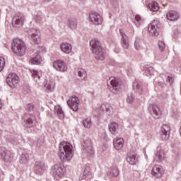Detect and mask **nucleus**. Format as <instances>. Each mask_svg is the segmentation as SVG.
I'll return each mask as SVG.
<instances>
[{
	"instance_id": "a211bd4d",
	"label": "nucleus",
	"mask_w": 181,
	"mask_h": 181,
	"mask_svg": "<svg viewBox=\"0 0 181 181\" xmlns=\"http://www.w3.org/2000/svg\"><path fill=\"white\" fill-rule=\"evenodd\" d=\"M151 175L156 178L162 177V175H163V168H162V166L160 165H156L151 170Z\"/></svg>"
},
{
	"instance_id": "423d86ee",
	"label": "nucleus",
	"mask_w": 181,
	"mask_h": 181,
	"mask_svg": "<svg viewBox=\"0 0 181 181\" xmlns=\"http://www.w3.org/2000/svg\"><path fill=\"white\" fill-rule=\"evenodd\" d=\"M107 84L110 91L113 93V94H117L121 89L119 82H118V79L115 78V77H110L107 81Z\"/></svg>"
},
{
	"instance_id": "0eeeda50",
	"label": "nucleus",
	"mask_w": 181,
	"mask_h": 181,
	"mask_svg": "<svg viewBox=\"0 0 181 181\" xmlns=\"http://www.w3.org/2000/svg\"><path fill=\"white\" fill-rule=\"evenodd\" d=\"M19 76L15 73H11L6 78V83L11 88H16L19 84Z\"/></svg>"
},
{
	"instance_id": "c756f323",
	"label": "nucleus",
	"mask_w": 181,
	"mask_h": 181,
	"mask_svg": "<svg viewBox=\"0 0 181 181\" xmlns=\"http://www.w3.org/2000/svg\"><path fill=\"white\" fill-rule=\"evenodd\" d=\"M55 112L60 119H64V112L60 105L55 106Z\"/></svg>"
},
{
	"instance_id": "ddd939ff",
	"label": "nucleus",
	"mask_w": 181,
	"mask_h": 181,
	"mask_svg": "<svg viewBox=\"0 0 181 181\" xmlns=\"http://www.w3.org/2000/svg\"><path fill=\"white\" fill-rule=\"evenodd\" d=\"M0 155L1 156V159L4 162H12L13 160V154L8 150H0Z\"/></svg>"
},
{
	"instance_id": "4c0bfd02",
	"label": "nucleus",
	"mask_w": 181,
	"mask_h": 181,
	"mask_svg": "<svg viewBox=\"0 0 181 181\" xmlns=\"http://www.w3.org/2000/svg\"><path fill=\"white\" fill-rule=\"evenodd\" d=\"M127 160L128 163H129L130 165H135L136 162H138V158H136V156H129L127 158Z\"/></svg>"
},
{
	"instance_id": "393cba45",
	"label": "nucleus",
	"mask_w": 181,
	"mask_h": 181,
	"mask_svg": "<svg viewBox=\"0 0 181 181\" xmlns=\"http://www.w3.org/2000/svg\"><path fill=\"white\" fill-rule=\"evenodd\" d=\"M165 160V151L163 150H159L155 155L154 160L156 162H162Z\"/></svg>"
},
{
	"instance_id": "a18cd8bd",
	"label": "nucleus",
	"mask_w": 181,
	"mask_h": 181,
	"mask_svg": "<svg viewBox=\"0 0 181 181\" xmlns=\"http://www.w3.org/2000/svg\"><path fill=\"white\" fill-rule=\"evenodd\" d=\"M4 67H5V59L0 57V71H2Z\"/></svg>"
},
{
	"instance_id": "20e7f679",
	"label": "nucleus",
	"mask_w": 181,
	"mask_h": 181,
	"mask_svg": "<svg viewBox=\"0 0 181 181\" xmlns=\"http://www.w3.org/2000/svg\"><path fill=\"white\" fill-rule=\"evenodd\" d=\"M66 172V168L62 163L55 164L52 168V175L55 179H60L64 175Z\"/></svg>"
},
{
	"instance_id": "dca6fc26",
	"label": "nucleus",
	"mask_w": 181,
	"mask_h": 181,
	"mask_svg": "<svg viewBox=\"0 0 181 181\" xmlns=\"http://www.w3.org/2000/svg\"><path fill=\"white\" fill-rule=\"evenodd\" d=\"M23 119L25 121L26 127H30L35 125V121H36V117L33 115L29 113H25L23 116Z\"/></svg>"
},
{
	"instance_id": "72a5a7b5",
	"label": "nucleus",
	"mask_w": 181,
	"mask_h": 181,
	"mask_svg": "<svg viewBox=\"0 0 181 181\" xmlns=\"http://www.w3.org/2000/svg\"><path fill=\"white\" fill-rule=\"evenodd\" d=\"M148 8L152 12H158L159 11V4L156 1H153L148 4Z\"/></svg>"
},
{
	"instance_id": "412c9836",
	"label": "nucleus",
	"mask_w": 181,
	"mask_h": 181,
	"mask_svg": "<svg viewBox=\"0 0 181 181\" xmlns=\"http://www.w3.org/2000/svg\"><path fill=\"white\" fill-rule=\"evenodd\" d=\"M166 18L168 21H177L179 18H180V16L178 14L177 12L175 11H169L167 15Z\"/></svg>"
},
{
	"instance_id": "5701e85b",
	"label": "nucleus",
	"mask_w": 181,
	"mask_h": 181,
	"mask_svg": "<svg viewBox=\"0 0 181 181\" xmlns=\"http://www.w3.org/2000/svg\"><path fill=\"white\" fill-rule=\"evenodd\" d=\"M60 49L62 52H63L64 53H66V54H69L71 53V50L73 47H71V44L64 42L60 45Z\"/></svg>"
},
{
	"instance_id": "ea45409f",
	"label": "nucleus",
	"mask_w": 181,
	"mask_h": 181,
	"mask_svg": "<svg viewBox=\"0 0 181 181\" xmlns=\"http://www.w3.org/2000/svg\"><path fill=\"white\" fill-rule=\"evenodd\" d=\"M30 62L33 64H40L42 63V57H40V55H37Z\"/></svg>"
},
{
	"instance_id": "2f4dec72",
	"label": "nucleus",
	"mask_w": 181,
	"mask_h": 181,
	"mask_svg": "<svg viewBox=\"0 0 181 181\" xmlns=\"http://www.w3.org/2000/svg\"><path fill=\"white\" fill-rule=\"evenodd\" d=\"M31 73V76L33 78H34V80L37 82V80L40 79V77H42V72H39L35 69L30 70Z\"/></svg>"
},
{
	"instance_id": "4468645a",
	"label": "nucleus",
	"mask_w": 181,
	"mask_h": 181,
	"mask_svg": "<svg viewBox=\"0 0 181 181\" xmlns=\"http://www.w3.org/2000/svg\"><path fill=\"white\" fill-rule=\"evenodd\" d=\"M25 18L21 14H16L13 17L12 25L14 28H21L23 25Z\"/></svg>"
},
{
	"instance_id": "f8f14e48",
	"label": "nucleus",
	"mask_w": 181,
	"mask_h": 181,
	"mask_svg": "<svg viewBox=\"0 0 181 181\" xmlns=\"http://www.w3.org/2000/svg\"><path fill=\"white\" fill-rule=\"evenodd\" d=\"M68 105L74 111H78V105L80 104V100L76 96H72L67 101Z\"/></svg>"
},
{
	"instance_id": "f704fd0d",
	"label": "nucleus",
	"mask_w": 181,
	"mask_h": 181,
	"mask_svg": "<svg viewBox=\"0 0 181 181\" xmlns=\"http://www.w3.org/2000/svg\"><path fill=\"white\" fill-rule=\"evenodd\" d=\"M165 81L168 84L171 86V84H173V81H175V76L172 74H166Z\"/></svg>"
},
{
	"instance_id": "473e14b6",
	"label": "nucleus",
	"mask_w": 181,
	"mask_h": 181,
	"mask_svg": "<svg viewBox=\"0 0 181 181\" xmlns=\"http://www.w3.org/2000/svg\"><path fill=\"white\" fill-rule=\"evenodd\" d=\"M45 88L47 93H50L54 90V83L53 81H47L45 85Z\"/></svg>"
},
{
	"instance_id": "c03bdc74",
	"label": "nucleus",
	"mask_w": 181,
	"mask_h": 181,
	"mask_svg": "<svg viewBox=\"0 0 181 181\" xmlns=\"http://www.w3.org/2000/svg\"><path fill=\"white\" fill-rule=\"evenodd\" d=\"M134 100H135L134 95L132 93H129L127 95V103L129 104H132V103H134Z\"/></svg>"
},
{
	"instance_id": "cd10ccee",
	"label": "nucleus",
	"mask_w": 181,
	"mask_h": 181,
	"mask_svg": "<svg viewBox=\"0 0 181 181\" xmlns=\"http://www.w3.org/2000/svg\"><path fill=\"white\" fill-rule=\"evenodd\" d=\"M133 88L134 90L136 91V93H139V94H142V93H144V89L142 88V86L141 85V83L139 81L134 82Z\"/></svg>"
},
{
	"instance_id": "5fc2aeb1",
	"label": "nucleus",
	"mask_w": 181,
	"mask_h": 181,
	"mask_svg": "<svg viewBox=\"0 0 181 181\" xmlns=\"http://www.w3.org/2000/svg\"><path fill=\"white\" fill-rule=\"evenodd\" d=\"M158 85H159V86H162V82H159V83H158Z\"/></svg>"
},
{
	"instance_id": "3c124183",
	"label": "nucleus",
	"mask_w": 181,
	"mask_h": 181,
	"mask_svg": "<svg viewBox=\"0 0 181 181\" xmlns=\"http://www.w3.org/2000/svg\"><path fill=\"white\" fill-rule=\"evenodd\" d=\"M113 7L118 8V1H114Z\"/></svg>"
},
{
	"instance_id": "a19ab883",
	"label": "nucleus",
	"mask_w": 181,
	"mask_h": 181,
	"mask_svg": "<svg viewBox=\"0 0 181 181\" xmlns=\"http://www.w3.org/2000/svg\"><path fill=\"white\" fill-rule=\"evenodd\" d=\"M142 22H144V19H142V17H141V16L139 15H136L134 21L136 26H139L142 23Z\"/></svg>"
},
{
	"instance_id": "f257e3e1",
	"label": "nucleus",
	"mask_w": 181,
	"mask_h": 181,
	"mask_svg": "<svg viewBox=\"0 0 181 181\" xmlns=\"http://www.w3.org/2000/svg\"><path fill=\"white\" fill-rule=\"evenodd\" d=\"M90 50L97 60H104L105 59V50L101 46V42L97 39H93L90 42Z\"/></svg>"
},
{
	"instance_id": "603ef678",
	"label": "nucleus",
	"mask_w": 181,
	"mask_h": 181,
	"mask_svg": "<svg viewBox=\"0 0 181 181\" xmlns=\"http://www.w3.org/2000/svg\"><path fill=\"white\" fill-rule=\"evenodd\" d=\"M0 110H2V102L0 100Z\"/></svg>"
},
{
	"instance_id": "6e6552de",
	"label": "nucleus",
	"mask_w": 181,
	"mask_h": 181,
	"mask_svg": "<svg viewBox=\"0 0 181 181\" xmlns=\"http://www.w3.org/2000/svg\"><path fill=\"white\" fill-rule=\"evenodd\" d=\"M159 21L153 20L148 26V31L151 36H159Z\"/></svg>"
},
{
	"instance_id": "7ed1b4c3",
	"label": "nucleus",
	"mask_w": 181,
	"mask_h": 181,
	"mask_svg": "<svg viewBox=\"0 0 181 181\" xmlns=\"http://www.w3.org/2000/svg\"><path fill=\"white\" fill-rule=\"evenodd\" d=\"M11 50L17 56H23L26 52V45L21 39H16L11 43Z\"/></svg>"
},
{
	"instance_id": "a878e982",
	"label": "nucleus",
	"mask_w": 181,
	"mask_h": 181,
	"mask_svg": "<svg viewBox=\"0 0 181 181\" xmlns=\"http://www.w3.org/2000/svg\"><path fill=\"white\" fill-rule=\"evenodd\" d=\"M77 76L78 78L81 81L86 80V78H87V73L83 69H78Z\"/></svg>"
},
{
	"instance_id": "7c9ffc66",
	"label": "nucleus",
	"mask_w": 181,
	"mask_h": 181,
	"mask_svg": "<svg viewBox=\"0 0 181 181\" xmlns=\"http://www.w3.org/2000/svg\"><path fill=\"white\" fill-rule=\"evenodd\" d=\"M118 129V124L117 122H112L109 124V131L112 134V135H115L117 134V130Z\"/></svg>"
},
{
	"instance_id": "e433bc0d",
	"label": "nucleus",
	"mask_w": 181,
	"mask_h": 181,
	"mask_svg": "<svg viewBox=\"0 0 181 181\" xmlns=\"http://www.w3.org/2000/svg\"><path fill=\"white\" fill-rule=\"evenodd\" d=\"M82 124L85 128H90L93 125V122H91V117H88L83 119Z\"/></svg>"
},
{
	"instance_id": "2eb2a0df",
	"label": "nucleus",
	"mask_w": 181,
	"mask_h": 181,
	"mask_svg": "<svg viewBox=\"0 0 181 181\" xmlns=\"http://www.w3.org/2000/svg\"><path fill=\"white\" fill-rule=\"evenodd\" d=\"M161 138L163 141H168L170 136V127L169 124H163L160 131Z\"/></svg>"
},
{
	"instance_id": "b1692460",
	"label": "nucleus",
	"mask_w": 181,
	"mask_h": 181,
	"mask_svg": "<svg viewBox=\"0 0 181 181\" xmlns=\"http://www.w3.org/2000/svg\"><path fill=\"white\" fill-rule=\"evenodd\" d=\"M20 165L22 166H26L29 163V155L26 153H23L20 156Z\"/></svg>"
},
{
	"instance_id": "6ab92c4d",
	"label": "nucleus",
	"mask_w": 181,
	"mask_h": 181,
	"mask_svg": "<svg viewBox=\"0 0 181 181\" xmlns=\"http://www.w3.org/2000/svg\"><path fill=\"white\" fill-rule=\"evenodd\" d=\"M121 38V44L124 49H128L129 47V40L128 39V36L127 34L124 33V30H119Z\"/></svg>"
},
{
	"instance_id": "09e8293b",
	"label": "nucleus",
	"mask_w": 181,
	"mask_h": 181,
	"mask_svg": "<svg viewBox=\"0 0 181 181\" xmlns=\"http://www.w3.org/2000/svg\"><path fill=\"white\" fill-rule=\"evenodd\" d=\"M134 47L136 50H139V49H141V44L139 43V41L134 42Z\"/></svg>"
},
{
	"instance_id": "4be33fe9",
	"label": "nucleus",
	"mask_w": 181,
	"mask_h": 181,
	"mask_svg": "<svg viewBox=\"0 0 181 181\" xmlns=\"http://www.w3.org/2000/svg\"><path fill=\"white\" fill-rule=\"evenodd\" d=\"M35 172L39 175V173H42L45 170V163L42 161H37L35 164Z\"/></svg>"
},
{
	"instance_id": "9d476101",
	"label": "nucleus",
	"mask_w": 181,
	"mask_h": 181,
	"mask_svg": "<svg viewBox=\"0 0 181 181\" xmlns=\"http://www.w3.org/2000/svg\"><path fill=\"white\" fill-rule=\"evenodd\" d=\"M105 112H106V115H108V117H110V115H112V114H114V111L112 110V107H111V105H110L108 103H103L99 107V114L100 115H104Z\"/></svg>"
},
{
	"instance_id": "c9c22d12",
	"label": "nucleus",
	"mask_w": 181,
	"mask_h": 181,
	"mask_svg": "<svg viewBox=\"0 0 181 181\" xmlns=\"http://www.w3.org/2000/svg\"><path fill=\"white\" fill-rule=\"evenodd\" d=\"M90 172H91V169L90 168L89 166H86L84 169V171L83 173L80 175V178L81 180L83 179H86L90 175Z\"/></svg>"
},
{
	"instance_id": "864d4df0",
	"label": "nucleus",
	"mask_w": 181,
	"mask_h": 181,
	"mask_svg": "<svg viewBox=\"0 0 181 181\" xmlns=\"http://www.w3.org/2000/svg\"><path fill=\"white\" fill-rule=\"evenodd\" d=\"M44 1H45V2H50V1L52 0H44Z\"/></svg>"
},
{
	"instance_id": "58836bf2",
	"label": "nucleus",
	"mask_w": 181,
	"mask_h": 181,
	"mask_svg": "<svg viewBox=\"0 0 181 181\" xmlns=\"http://www.w3.org/2000/svg\"><path fill=\"white\" fill-rule=\"evenodd\" d=\"M144 73L147 77H151L153 76V69L152 67H146L144 69Z\"/></svg>"
},
{
	"instance_id": "1a4fd4ad",
	"label": "nucleus",
	"mask_w": 181,
	"mask_h": 181,
	"mask_svg": "<svg viewBox=\"0 0 181 181\" xmlns=\"http://www.w3.org/2000/svg\"><path fill=\"white\" fill-rule=\"evenodd\" d=\"M29 35L34 43L39 45L42 42L40 30L36 28H32L29 30Z\"/></svg>"
},
{
	"instance_id": "9b49d317",
	"label": "nucleus",
	"mask_w": 181,
	"mask_h": 181,
	"mask_svg": "<svg viewBox=\"0 0 181 181\" xmlns=\"http://www.w3.org/2000/svg\"><path fill=\"white\" fill-rule=\"evenodd\" d=\"M54 69H56L57 71H61V73H64L67 71V64L62 60H57L53 63Z\"/></svg>"
},
{
	"instance_id": "39448f33",
	"label": "nucleus",
	"mask_w": 181,
	"mask_h": 181,
	"mask_svg": "<svg viewBox=\"0 0 181 181\" xmlns=\"http://www.w3.org/2000/svg\"><path fill=\"white\" fill-rule=\"evenodd\" d=\"M148 112L155 119L162 118V110L156 104H151L148 106Z\"/></svg>"
},
{
	"instance_id": "c85d7f7f",
	"label": "nucleus",
	"mask_w": 181,
	"mask_h": 181,
	"mask_svg": "<svg viewBox=\"0 0 181 181\" xmlns=\"http://www.w3.org/2000/svg\"><path fill=\"white\" fill-rule=\"evenodd\" d=\"M83 148L85 149V152L88 153V155H94V150L93 149V146H91V144H87L86 142L83 144Z\"/></svg>"
},
{
	"instance_id": "79ce46f5",
	"label": "nucleus",
	"mask_w": 181,
	"mask_h": 181,
	"mask_svg": "<svg viewBox=\"0 0 181 181\" xmlns=\"http://www.w3.org/2000/svg\"><path fill=\"white\" fill-rule=\"evenodd\" d=\"M37 146L38 148H43V146H45V138L44 137H40L37 139Z\"/></svg>"
},
{
	"instance_id": "49530a36",
	"label": "nucleus",
	"mask_w": 181,
	"mask_h": 181,
	"mask_svg": "<svg viewBox=\"0 0 181 181\" xmlns=\"http://www.w3.org/2000/svg\"><path fill=\"white\" fill-rule=\"evenodd\" d=\"M35 109V105L30 103L28 105H27L26 106V110L27 111H33V110Z\"/></svg>"
},
{
	"instance_id": "f3484780",
	"label": "nucleus",
	"mask_w": 181,
	"mask_h": 181,
	"mask_svg": "<svg viewBox=\"0 0 181 181\" xmlns=\"http://www.w3.org/2000/svg\"><path fill=\"white\" fill-rule=\"evenodd\" d=\"M90 22L94 25H101L103 23V17L98 13H91L89 16Z\"/></svg>"
},
{
	"instance_id": "8fccbe9b",
	"label": "nucleus",
	"mask_w": 181,
	"mask_h": 181,
	"mask_svg": "<svg viewBox=\"0 0 181 181\" xmlns=\"http://www.w3.org/2000/svg\"><path fill=\"white\" fill-rule=\"evenodd\" d=\"M34 18L37 22L42 21V16H35Z\"/></svg>"
},
{
	"instance_id": "f03ea898",
	"label": "nucleus",
	"mask_w": 181,
	"mask_h": 181,
	"mask_svg": "<svg viewBox=\"0 0 181 181\" xmlns=\"http://www.w3.org/2000/svg\"><path fill=\"white\" fill-rule=\"evenodd\" d=\"M59 148L61 160L69 161L73 158V146L70 143L62 141L59 144Z\"/></svg>"
},
{
	"instance_id": "de8ad7c7",
	"label": "nucleus",
	"mask_w": 181,
	"mask_h": 181,
	"mask_svg": "<svg viewBox=\"0 0 181 181\" xmlns=\"http://www.w3.org/2000/svg\"><path fill=\"white\" fill-rule=\"evenodd\" d=\"M112 173L113 176L117 177V176H118L119 175V170H118V168H115L112 170Z\"/></svg>"
},
{
	"instance_id": "bb28decb",
	"label": "nucleus",
	"mask_w": 181,
	"mask_h": 181,
	"mask_svg": "<svg viewBox=\"0 0 181 181\" xmlns=\"http://www.w3.org/2000/svg\"><path fill=\"white\" fill-rule=\"evenodd\" d=\"M67 25L69 29L74 30L77 28V20L74 18H69L67 21Z\"/></svg>"
},
{
	"instance_id": "aec40b11",
	"label": "nucleus",
	"mask_w": 181,
	"mask_h": 181,
	"mask_svg": "<svg viewBox=\"0 0 181 181\" xmlns=\"http://www.w3.org/2000/svg\"><path fill=\"white\" fill-rule=\"evenodd\" d=\"M114 148L117 149V151H121L124 147V139L123 138H116L113 140Z\"/></svg>"
},
{
	"instance_id": "37998d69",
	"label": "nucleus",
	"mask_w": 181,
	"mask_h": 181,
	"mask_svg": "<svg viewBox=\"0 0 181 181\" xmlns=\"http://www.w3.org/2000/svg\"><path fill=\"white\" fill-rule=\"evenodd\" d=\"M159 50L160 52H164L165 49L166 48V45L165 44V42L162 40H159L158 42Z\"/></svg>"
}]
</instances>
